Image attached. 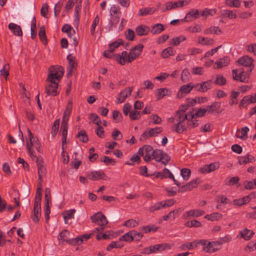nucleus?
Here are the masks:
<instances>
[{
  "label": "nucleus",
  "mask_w": 256,
  "mask_h": 256,
  "mask_svg": "<svg viewBox=\"0 0 256 256\" xmlns=\"http://www.w3.org/2000/svg\"><path fill=\"white\" fill-rule=\"evenodd\" d=\"M92 222L99 225L98 228H95L96 231H104V226L106 225L108 221L106 217L101 212H98L90 217Z\"/></svg>",
  "instance_id": "f257e3e1"
},
{
  "label": "nucleus",
  "mask_w": 256,
  "mask_h": 256,
  "mask_svg": "<svg viewBox=\"0 0 256 256\" xmlns=\"http://www.w3.org/2000/svg\"><path fill=\"white\" fill-rule=\"evenodd\" d=\"M153 158L158 162H162L164 165H166L170 160V156L163 150L159 149L154 150Z\"/></svg>",
  "instance_id": "f03ea898"
},
{
  "label": "nucleus",
  "mask_w": 256,
  "mask_h": 256,
  "mask_svg": "<svg viewBox=\"0 0 256 256\" xmlns=\"http://www.w3.org/2000/svg\"><path fill=\"white\" fill-rule=\"evenodd\" d=\"M52 68H53V70H50V72L48 74L46 82H56L54 81V80L60 81V79L63 76L64 74V68L62 66L57 68L52 66Z\"/></svg>",
  "instance_id": "7ed1b4c3"
},
{
  "label": "nucleus",
  "mask_w": 256,
  "mask_h": 256,
  "mask_svg": "<svg viewBox=\"0 0 256 256\" xmlns=\"http://www.w3.org/2000/svg\"><path fill=\"white\" fill-rule=\"evenodd\" d=\"M45 86V92L48 96H54L59 94L58 90V82H48Z\"/></svg>",
  "instance_id": "20e7f679"
},
{
  "label": "nucleus",
  "mask_w": 256,
  "mask_h": 256,
  "mask_svg": "<svg viewBox=\"0 0 256 256\" xmlns=\"http://www.w3.org/2000/svg\"><path fill=\"white\" fill-rule=\"evenodd\" d=\"M201 182L200 178H197L192 181L187 183L184 186H182L178 190V192H184L186 191H190L192 188H196L198 184Z\"/></svg>",
  "instance_id": "39448f33"
},
{
  "label": "nucleus",
  "mask_w": 256,
  "mask_h": 256,
  "mask_svg": "<svg viewBox=\"0 0 256 256\" xmlns=\"http://www.w3.org/2000/svg\"><path fill=\"white\" fill-rule=\"evenodd\" d=\"M33 212L34 214L32 215L31 218L34 222L37 223L41 216V202H39V199L34 202Z\"/></svg>",
  "instance_id": "423d86ee"
},
{
  "label": "nucleus",
  "mask_w": 256,
  "mask_h": 256,
  "mask_svg": "<svg viewBox=\"0 0 256 256\" xmlns=\"http://www.w3.org/2000/svg\"><path fill=\"white\" fill-rule=\"evenodd\" d=\"M220 164L218 162H214L209 164H206L198 169V172L201 174H207L214 172L219 168Z\"/></svg>",
  "instance_id": "0eeeda50"
},
{
  "label": "nucleus",
  "mask_w": 256,
  "mask_h": 256,
  "mask_svg": "<svg viewBox=\"0 0 256 256\" xmlns=\"http://www.w3.org/2000/svg\"><path fill=\"white\" fill-rule=\"evenodd\" d=\"M236 62L242 66L250 68L249 72H251L254 68L253 64L254 60L248 56H245L240 58Z\"/></svg>",
  "instance_id": "6e6552de"
},
{
  "label": "nucleus",
  "mask_w": 256,
  "mask_h": 256,
  "mask_svg": "<svg viewBox=\"0 0 256 256\" xmlns=\"http://www.w3.org/2000/svg\"><path fill=\"white\" fill-rule=\"evenodd\" d=\"M86 176L88 179L94 181L106 179L105 173L102 171L90 172L88 173Z\"/></svg>",
  "instance_id": "1a4fd4ad"
},
{
  "label": "nucleus",
  "mask_w": 256,
  "mask_h": 256,
  "mask_svg": "<svg viewBox=\"0 0 256 256\" xmlns=\"http://www.w3.org/2000/svg\"><path fill=\"white\" fill-rule=\"evenodd\" d=\"M200 15V10L192 8L187 13L186 17L184 19V22H190L193 20L194 19L198 18Z\"/></svg>",
  "instance_id": "9d476101"
},
{
  "label": "nucleus",
  "mask_w": 256,
  "mask_h": 256,
  "mask_svg": "<svg viewBox=\"0 0 256 256\" xmlns=\"http://www.w3.org/2000/svg\"><path fill=\"white\" fill-rule=\"evenodd\" d=\"M132 88V87H128L122 91L117 98L118 103L123 102L126 98L131 94Z\"/></svg>",
  "instance_id": "9b49d317"
},
{
  "label": "nucleus",
  "mask_w": 256,
  "mask_h": 256,
  "mask_svg": "<svg viewBox=\"0 0 256 256\" xmlns=\"http://www.w3.org/2000/svg\"><path fill=\"white\" fill-rule=\"evenodd\" d=\"M238 70L237 69L233 70L232 71V77L234 80L240 81L242 82L247 83L248 82L249 76L245 73L242 76H238Z\"/></svg>",
  "instance_id": "f8f14e48"
},
{
  "label": "nucleus",
  "mask_w": 256,
  "mask_h": 256,
  "mask_svg": "<svg viewBox=\"0 0 256 256\" xmlns=\"http://www.w3.org/2000/svg\"><path fill=\"white\" fill-rule=\"evenodd\" d=\"M238 163L240 164H246L248 163H250L255 162V158L251 154H246V156H238Z\"/></svg>",
  "instance_id": "ddd939ff"
},
{
  "label": "nucleus",
  "mask_w": 256,
  "mask_h": 256,
  "mask_svg": "<svg viewBox=\"0 0 256 256\" xmlns=\"http://www.w3.org/2000/svg\"><path fill=\"white\" fill-rule=\"evenodd\" d=\"M36 158L38 159L37 157ZM36 163L38 167V181H40V183H42V178L46 174V168L42 164L43 162L42 160L40 161L37 160Z\"/></svg>",
  "instance_id": "4468645a"
},
{
  "label": "nucleus",
  "mask_w": 256,
  "mask_h": 256,
  "mask_svg": "<svg viewBox=\"0 0 256 256\" xmlns=\"http://www.w3.org/2000/svg\"><path fill=\"white\" fill-rule=\"evenodd\" d=\"M222 242H210L208 244V248L206 250V252L208 253H212L218 250L220 248L218 247Z\"/></svg>",
  "instance_id": "2eb2a0df"
},
{
  "label": "nucleus",
  "mask_w": 256,
  "mask_h": 256,
  "mask_svg": "<svg viewBox=\"0 0 256 256\" xmlns=\"http://www.w3.org/2000/svg\"><path fill=\"white\" fill-rule=\"evenodd\" d=\"M204 214V210H192L185 212L183 216L184 218L190 217H198L203 215Z\"/></svg>",
  "instance_id": "dca6fc26"
},
{
  "label": "nucleus",
  "mask_w": 256,
  "mask_h": 256,
  "mask_svg": "<svg viewBox=\"0 0 256 256\" xmlns=\"http://www.w3.org/2000/svg\"><path fill=\"white\" fill-rule=\"evenodd\" d=\"M254 234L252 230L245 228L240 232L239 235L237 237H238L240 236L241 238H244L246 240H248L250 239Z\"/></svg>",
  "instance_id": "f3484780"
},
{
  "label": "nucleus",
  "mask_w": 256,
  "mask_h": 256,
  "mask_svg": "<svg viewBox=\"0 0 256 256\" xmlns=\"http://www.w3.org/2000/svg\"><path fill=\"white\" fill-rule=\"evenodd\" d=\"M30 142V144H28V141L26 142V147L28 149V152L30 156H34L33 154V152L32 150V146H34L35 145H38L39 144V140L37 137L34 136L29 138Z\"/></svg>",
  "instance_id": "a211bd4d"
},
{
  "label": "nucleus",
  "mask_w": 256,
  "mask_h": 256,
  "mask_svg": "<svg viewBox=\"0 0 256 256\" xmlns=\"http://www.w3.org/2000/svg\"><path fill=\"white\" fill-rule=\"evenodd\" d=\"M150 31L149 27L144 24L140 25L136 28V33L139 36H146Z\"/></svg>",
  "instance_id": "6ab92c4d"
},
{
  "label": "nucleus",
  "mask_w": 256,
  "mask_h": 256,
  "mask_svg": "<svg viewBox=\"0 0 256 256\" xmlns=\"http://www.w3.org/2000/svg\"><path fill=\"white\" fill-rule=\"evenodd\" d=\"M72 110V102H69L68 104L66 106L64 110L62 122L68 123L69 117Z\"/></svg>",
  "instance_id": "aec40b11"
},
{
  "label": "nucleus",
  "mask_w": 256,
  "mask_h": 256,
  "mask_svg": "<svg viewBox=\"0 0 256 256\" xmlns=\"http://www.w3.org/2000/svg\"><path fill=\"white\" fill-rule=\"evenodd\" d=\"M68 60V75H72L71 72H72L73 68L76 66V58L72 56L71 54H69L67 56L66 58Z\"/></svg>",
  "instance_id": "412c9836"
},
{
  "label": "nucleus",
  "mask_w": 256,
  "mask_h": 256,
  "mask_svg": "<svg viewBox=\"0 0 256 256\" xmlns=\"http://www.w3.org/2000/svg\"><path fill=\"white\" fill-rule=\"evenodd\" d=\"M154 153L153 148L149 145L145 146V152L144 156V159L146 162H149L152 156Z\"/></svg>",
  "instance_id": "4be33fe9"
},
{
  "label": "nucleus",
  "mask_w": 256,
  "mask_h": 256,
  "mask_svg": "<svg viewBox=\"0 0 256 256\" xmlns=\"http://www.w3.org/2000/svg\"><path fill=\"white\" fill-rule=\"evenodd\" d=\"M8 28L16 36H21L22 34L20 26L15 24L10 23L8 24Z\"/></svg>",
  "instance_id": "5701e85b"
},
{
  "label": "nucleus",
  "mask_w": 256,
  "mask_h": 256,
  "mask_svg": "<svg viewBox=\"0 0 256 256\" xmlns=\"http://www.w3.org/2000/svg\"><path fill=\"white\" fill-rule=\"evenodd\" d=\"M162 172H163L162 177H164V178H168L172 179L174 180L175 184H176L178 187H180V183L177 180H176L175 179L174 175L169 170H168L166 168H164Z\"/></svg>",
  "instance_id": "b1692460"
},
{
  "label": "nucleus",
  "mask_w": 256,
  "mask_h": 256,
  "mask_svg": "<svg viewBox=\"0 0 256 256\" xmlns=\"http://www.w3.org/2000/svg\"><path fill=\"white\" fill-rule=\"evenodd\" d=\"M230 62V60L228 56H224L222 58H220L215 62L217 65L216 68H221L224 66H227Z\"/></svg>",
  "instance_id": "393cba45"
},
{
  "label": "nucleus",
  "mask_w": 256,
  "mask_h": 256,
  "mask_svg": "<svg viewBox=\"0 0 256 256\" xmlns=\"http://www.w3.org/2000/svg\"><path fill=\"white\" fill-rule=\"evenodd\" d=\"M220 16L222 18H228L230 19L236 18L237 17V15L236 13L234 12L233 10H224L221 12Z\"/></svg>",
  "instance_id": "a878e982"
},
{
  "label": "nucleus",
  "mask_w": 256,
  "mask_h": 256,
  "mask_svg": "<svg viewBox=\"0 0 256 256\" xmlns=\"http://www.w3.org/2000/svg\"><path fill=\"white\" fill-rule=\"evenodd\" d=\"M156 12V8H144L140 9L138 12L139 16H144L147 14H151Z\"/></svg>",
  "instance_id": "bb28decb"
},
{
  "label": "nucleus",
  "mask_w": 256,
  "mask_h": 256,
  "mask_svg": "<svg viewBox=\"0 0 256 256\" xmlns=\"http://www.w3.org/2000/svg\"><path fill=\"white\" fill-rule=\"evenodd\" d=\"M76 138H78L80 142L84 143H86L88 141V138L86 132L84 130H81L77 134Z\"/></svg>",
  "instance_id": "cd10ccee"
},
{
  "label": "nucleus",
  "mask_w": 256,
  "mask_h": 256,
  "mask_svg": "<svg viewBox=\"0 0 256 256\" xmlns=\"http://www.w3.org/2000/svg\"><path fill=\"white\" fill-rule=\"evenodd\" d=\"M141 53L138 52L134 49H132L130 52L129 55L128 56L126 62H131L134 61L135 59L138 58Z\"/></svg>",
  "instance_id": "c85d7f7f"
},
{
  "label": "nucleus",
  "mask_w": 256,
  "mask_h": 256,
  "mask_svg": "<svg viewBox=\"0 0 256 256\" xmlns=\"http://www.w3.org/2000/svg\"><path fill=\"white\" fill-rule=\"evenodd\" d=\"M222 217V215L219 212H214L210 214H206L204 218L210 221L218 220Z\"/></svg>",
  "instance_id": "c756f323"
},
{
  "label": "nucleus",
  "mask_w": 256,
  "mask_h": 256,
  "mask_svg": "<svg viewBox=\"0 0 256 256\" xmlns=\"http://www.w3.org/2000/svg\"><path fill=\"white\" fill-rule=\"evenodd\" d=\"M164 30V28L163 24H157L154 25L152 27L150 32L153 34H158L162 32Z\"/></svg>",
  "instance_id": "7c9ffc66"
},
{
  "label": "nucleus",
  "mask_w": 256,
  "mask_h": 256,
  "mask_svg": "<svg viewBox=\"0 0 256 256\" xmlns=\"http://www.w3.org/2000/svg\"><path fill=\"white\" fill-rule=\"evenodd\" d=\"M36 20L34 15L32 16V20L31 24L30 30H31V38L32 39H34L36 36Z\"/></svg>",
  "instance_id": "2f4dec72"
},
{
  "label": "nucleus",
  "mask_w": 256,
  "mask_h": 256,
  "mask_svg": "<svg viewBox=\"0 0 256 256\" xmlns=\"http://www.w3.org/2000/svg\"><path fill=\"white\" fill-rule=\"evenodd\" d=\"M212 33L216 34H219L222 33V31L219 27L216 26L210 27L204 30V34H206Z\"/></svg>",
  "instance_id": "473e14b6"
},
{
  "label": "nucleus",
  "mask_w": 256,
  "mask_h": 256,
  "mask_svg": "<svg viewBox=\"0 0 256 256\" xmlns=\"http://www.w3.org/2000/svg\"><path fill=\"white\" fill-rule=\"evenodd\" d=\"M168 90L166 88H160L157 90L156 94V100H160L166 96L168 95Z\"/></svg>",
  "instance_id": "72a5a7b5"
},
{
  "label": "nucleus",
  "mask_w": 256,
  "mask_h": 256,
  "mask_svg": "<svg viewBox=\"0 0 256 256\" xmlns=\"http://www.w3.org/2000/svg\"><path fill=\"white\" fill-rule=\"evenodd\" d=\"M224 4L231 8H240L241 4L240 0H225Z\"/></svg>",
  "instance_id": "f704fd0d"
},
{
  "label": "nucleus",
  "mask_w": 256,
  "mask_h": 256,
  "mask_svg": "<svg viewBox=\"0 0 256 256\" xmlns=\"http://www.w3.org/2000/svg\"><path fill=\"white\" fill-rule=\"evenodd\" d=\"M220 106V103L219 102H214L210 106H208L206 107L208 113H213L214 112L216 111Z\"/></svg>",
  "instance_id": "c9c22d12"
},
{
  "label": "nucleus",
  "mask_w": 256,
  "mask_h": 256,
  "mask_svg": "<svg viewBox=\"0 0 256 256\" xmlns=\"http://www.w3.org/2000/svg\"><path fill=\"white\" fill-rule=\"evenodd\" d=\"M60 120L56 119L54 122L52 130V138H54L58 132L59 126H60Z\"/></svg>",
  "instance_id": "e433bc0d"
},
{
  "label": "nucleus",
  "mask_w": 256,
  "mask_h": 256,
  "mask_svg": "<svg viewBox=\"0 0 256 256\" xmlns=\"http://www.w3.org/2000/svg\"><path fill=\"white\" fill-rule=\"evenodd\" d=\"M119 240L120 241L124 240L126 242H131L133 241L134 238H132V230L120 236Z\"/></svg>",
  "instance_id": "4c0bfd02"
},
{
  "label": "nucleus",
  "mask_w": 256,
  "mask_h": 256,
  "mask_svg": "<svg viewBox=\"0 0 256 256\" xmlns=\"http://www.w3.org/2000/svg\"><path fill=\"white\" fill-rule=\"evenodd\" d=\"M184 225L186 226L189 228H199L202 226L201 222L196 220H192L188 221L185 223Z\"/></svg>",
  "instance_id": "58836bf2"
},
{
  "label": "nucleus",
  "mask_w": 256,
  "mask_h": 256,
  "mask_svg": "<svg viewBox=\"0 0 256 256\" xmlns=\"http://www.w3.org/2000/svg\"><path fill=\"white\" fill-rule=\"evenodd\" d=\"M148 130L149 136H156L158 134L162 132V128L160 127H156L154 128H148Z\"/></svg>",
  "instance_id": "ea45409f"
},
{
  "label": "nucleus",
  "mask_w": 256,
  "mask_h": 256,
  "mask_svg": "<svg viewBox=\"0 0 256 256\" xmlns=\"http://www.w3.org/2000/svg\"><path fill=\"white\" fill-rule=\"evenodd\" d=\"M173 50L171 47H168L164 49L162 52L161 56L164 58H168L170 56L173 55Z\"/></svg>",
  "instance_id": "a19ab883"
},
{
  "label": "nucleus",
  "mask_w": 256,
  "mask_h": 256,
  "mask_svg": "<svg viewBox=\"0 0 256 256\" xmlns=\"http://www.w3.org/2000/svg\"><path fill=\"white\" fill-rule=\"evenodd\" d=\"M210 241L206 240H195L194 242L195 244V247L198 246V245L201 244L203 246L202 250L206 252V250L208 248V244Z\"/></svg>",
  "instance_id": "79ce46f5"
},
{
  "label": "nucleus",
  "mask_w": 256,
  "mask_h": 256,
  "mask_svg": "<svg viewBox=\"0 0 256 256\" xmlns=\"http://www.w3.org/2000/svg\"><path fill=\"white\" fill-rule=\"evenodd\" d=\"M164 208L162 202H160L156 203L154 205L150 206L148 208L150 212H154L155 211L158 210L161 208Z\"/></svg>",
  "instance_id": "37998d69"
},
{
  "label": "nucleus",
  "mask_w": 256,
  "mask_h": 256,
  "mask_svg": "<svg viewBox=\"0 0 256 256\" xmlns=\"http://www.w3.org/2000/svg\"><path fill=\"white\" fill-rule=\"evenodd\" d=\"M176 116L178 118V122L179 124H182L183 122L188 118V116H186V114L184 113L182 111H177L176 112Z\"/></svg>",
  "instance_id": "c03bdc74"
},
{
  "label": "nucleus",
  "mask_w": 256,
  "mask_h": 256,
  "mask_svg": "<svg viewBox=\"0 0 256 256\" xmlns=\"http://www.w3.org/2000/svg\"><path fill=\"white\" fill-rule=\"evenodd\" d=\"M150 248H151V252H160L165 249V246L163 244H158L152 246H150Z\"/></svg>",
  "instance_id": "a18cd8bd"
},
{
  "label": "nucleus",
  "mask_w": 256,
  "mask_h": 256,
  "mask_svg": "<svg viewBox=\"0 0 256 256\" xmlns=\"http://www.w3.org/2000/svg\"><path fill=\"white\" fill-rule=\"evenodd\" d=\"M216 12V9H208L207 8H204V10L202 11L200 10V15L206 18L208 16H212L215 14Z\"/></svg>",
  "instance_id": "49530a36"
},
{
  "label": "nucleus",
  "mask_w": 256,
  "mask_h": 256,
  "mask_svg": "<svg viewBox=\"0 0 256 256\" xmlns=\"http://www.w3.org/2000/svg\"><path fill=\"white\" fill-rule=\"evenodd\" d=\"M191 171L189 168H184L180 171V174L185 180H188L190 176Z\"/></svg>",
  "instance_id": "de8ad7c7"
},
{
  "label": "nucleus",
  "mask_w": 256,
  "mask_h": 256,
  "mask_svg": "<svg viewBox=\"0 0 256 256\" xmlns=\"http://www.w3.org/2000/svg\"><path fill=\"white\" fill-rule=\"evenodd\" d=\"M193 88L192 86L190 83L182 85L180 88V90L184 94H188L190 92V91Z\"/></svg>",
  "instance_id": "09e8293b"
},
{
  "label": "nucleus",
  "mask_w": 256,
  "mask_h": 256,
  "mask_svg": "<svg viewBox=\"0 0 256 256\" xmlns=\"http://www.w3.org/2000/svg\"><path fill=\"white\" fill-rule=\"evenodd\" d=\"M38 36L40 40L45 41L46 43L47 42L46 36L44 26H42L40 28L38 32Z\"/></svg>",
  "instance_id": "8fccbe9b"
},
{
  "label": "nucleus",
  "mask_w": 256,
  "mask_h": 256,
  "mask_svg": "<svg viewBox=\"0 0 256 256\" xmlns=\"http://www.w3.org/2000/svg\"><path fill=\"white\" fill-rule=\"evenodd\" d=\"M90 118L93 123L95 124L98 126H99V125H100V124L102 123V121L99 118L98 116L94 113L90 114Z\"/></svg>",
  "instance_id": "3c124183"
},
{
  "label": "nucleus",
  "mask_w": 256,
  "mask_h": 256,
  "mask_svg": "<svg viewBox=\"0 0 256 256\" xmlns=\"http://www.w3.org/2000/svg\"><path fill=\"white\" fill-rule=\"evenodd\" d=\"M214 83L218 85L224 86L226 83V80L222 75H218Z\"/></svg>",
  "instance_id": "603ef678"
},
{
  "label": "nucleus",
  "mask_w": 256,
  "mask_h": 256,
  "mask_svg": "<svg viewBox=\"0 0 256 256\" xmlns=\"http://www.w3.org/2000/svg\"><path fill=\"white\" fill-rule=\"evenodd\" d=\"M112 118L116 121V122H120L122 120V114L117 110L113 111Z\"/></svg>",
  "instance_id": "864d4df0"
},
{
  "label": "nucleus",
  "mask_w": 256,
  "mask_h": 256,
  "mask_svg": "<svg viewBox=\"0 0 256 256\" xmlns=\"http://www.w3.org/2000/svg\"><path fill=\"white\" fill-rule=\"evenodd\" d=\"M141 117L140 112L136 110H132L130 113V118L132 120H138Z\"/></svg>",
  "instance_id": "5fc2aeb1"
},
{
  "label": "nucleus",
  "mask_w": 256,
  "mask_h": 256,
  "mask_svg": "<svg viewBox=\"0 0 256 256\" xmlns=\"http://www.w3.org/2000/svg\"><path fill=\"white\" fill-rule=\"evenodd\" d=\"M186 40V38L184 36H180L178 37L174 38L170 40V43L174 46H178L181 42L184 41Z\"/></svg>",
  "instance_id": "6e6d98bb"
},
{
  "label": "nucleus",
  "mask_w": 256,
  "mask_h": 256,
  "mask_svg": "<svg viewBox=\"0 0 256 256\" xmlns=\"http://www.w3.org/2000/svg\"><path fill=\"white\" fill-rule=\"evenodd\" d=\"M75 212L76 210L74 209H72L64 211L63 213L64 219L68 220L73 218Z\"/></svg>",
  "instance_id": "4d7b16f0"
},
{
  "label": "nucleus",
  "mask_w": 256,
  "mask_h": 256,
  "mask_svg": "<svg viewBox=\"0 0 256 256\" xmlns=\"http://www.w3.org/2000/svg\"><path fill=\"white\" fill-rule=\"evenodd\" d=\"M42 190V183H40V181L38 182V187L36 190V194L35 200L34 202H36L38 199H39V202H41L42 200V194L41 191Z\"/></svg>",
  "instance_id": "13d9d810"
},
{
  "label": "nucleus",
  "mask_w": 256,
  "mask_h": 256,
  "mask_svg": "<svg viewBox=\"0 0 256 256\" xmlns=\"http://www.w3.org/2000/svg\"><path fill=\"white\" fill-rule=\"evenodd\" d=\"M112 137L114 140H120L122 138V134L120 130L115 128L112 134Z\"/></svg>",
  "instance_id": "bf43d9fd"
},
{
  "label": "nucleus",
  "mask_w": 256,
  "mask_h": 256,
  "mask_svg": "<svg viewBox=\"0 0 256 256\" xmlns=\"http://www.w3.org/2000/svg\"><path fill=\"white\" fill-rule=\"evenodd\" d=\"M249 131V128L247 126L242 128H241L242 135L240 136H238V138H240L242 140H245L247 138L248 136L247 133Z\"/></svg>",
  "instance_id": "052dcab7"
},
{
  "label": "nucleus",
  "mask_w": 256,
  "mask_h": 256,
  "mask_svg": "<svg viewBox=\"0 0 256 256\" xmlns=\"http://www.w3.org/2000/svg\"><path fill=\"white\" fill-rule=\"evenodd\" d=\"M190 76V73L188 68L184 69L182 74L181 79L184 82H186L188 80V78Z\"/></svg>",
  "instance_id": "680f3d73"
},
{
  "label": "nucleus",
  "mask_w": 256,
  "mask_h": 256,
  "mask_svg": "<svg viewBox=\"0 0 256 256\" xmlns=\"http://www.w3.org/2000/svg\"><path fill=\"white\" fill-rule=\"evenodd\" d=\"M250 104V102L249 101V99L248 96H244L242 99L240 100L239 107L240 108H243L246 107L248 104Z\"/></svg>",
  "instance_id": "e2e57ef3"
},
{
  "label": "nucleus",
  "mask_w": 256,
  "mask_h": 256,
  "mask_svg": "<svg viewBox=\"0 0 256 256\" xmlns=\"http://www.w3.org/2000/svg\"><path fill=\"white\" fill-rule=\"evenodd\" d=\"M138 225V222L133 219H130L125 222L124 226L128 228H134Z\"/></svg>",
  "instance_id": "0e129e2a"
},
{
  "label": "nucleus",
  "mask_w": 256,
  "mask_h": 256,
  "mask_svg": "<svg viewBox=\"0 0 256 256\" xmlns=\"http://www.w3.org/2000/svg\"><path fill=\"white\" fill-rule=\"evenodd\" d=\"M174 126L175 130L179 134L182 133L186 129V127L185 125L182 124H179V123H177L175 124Z\"/></svg>",
  "instance_id": "69168bd1"
},
{
  "label": "nucleus",
  "mask_w": 256,
  "mask_h": 256,
  "mask_svg": "<svg viewBox=\"0 0 256 256\" xmlns=\"http://www.w3.org/2000/svg\"><path fill=\"white\" fill-rule=\"evenodd\" d=\"M125 35L127 40L132 41L134 40L135 34L134 30L128 29L126 32Z\"/></svg>",
  "instance_id": "338daca9"
},
{
  "label": "nucleus",
  "mask_w": 256,
  "mask_h": 256,
  "mask_svg": "<svg viewBox=\"0 0 256 256\" xmlns=\"http://www.w3.org/2000/svg\"><path fill=\"white\" fill-rule=\"evenodd\" d=\"M246 48L247 51L252 52L254 55L256 56V44H252L248 45Z\"/></svg>",
  "instance_id": "774afa93"
}]
</instances>
